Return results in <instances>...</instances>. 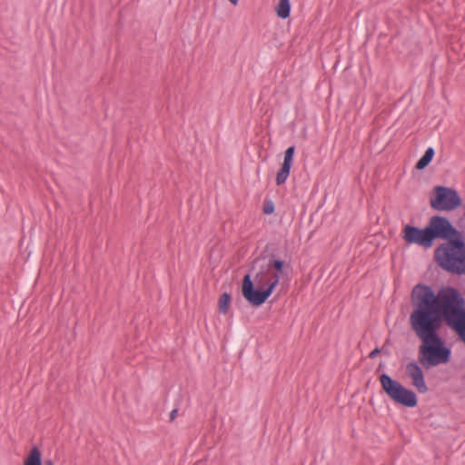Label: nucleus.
Masks as SVG:
<instances>
[{"instance_id":"a211bd4d","label":"nucleus","mask_w":465,"mask_h":465,"mask_svg":"<svg viewBox=\"0 0 465 465\" xmlns=\"http://www.w3.org/2000/svg\"><path fill=\"white\" fill-rule=\"evenodd\" d=\"M232 5L236 6L239 3V0H228Z\"/></svg>"},{"instance_id":"1a4fd4ad","label":"nucleus","mask_w":465,"mask_h":465,"mask_svg":"<svg viewBox=\"0 0 465 465\" xmlns=\"http://www.w3.org/2000/svg\"><path fill=\"white\" fill-rule=\"evenodd\" d=\"M23 465H43L42 452L37 445H34L28 451Z\"/></svg>"},{"instance_id":"423d86ee","label":"nucleus","mask_w":465,"mask_h":465,"mask_svg":"<svg viewBox=\"0 0 465 465\" xmlns=\"http://www.w3.org/2000/svg\"><path fill=\"white\" fill-rule=\"evenodd\" d=\"M433 244L440 239L444 242H452L462 236L464 232L457 229L449 218L441 215H433L427 223Z\"/></svg>"},{"instance_id":"2eb2a0df","label":"nucleus","mask_w":465,"mask_h":465,"mask_svg":"<svg viewBox=\"0 0 465 465\" xmlns=\"http://www.w3.org/2000/svg\"><path fill=\"white\" fill-rule=\"evenodd\" d=\"M177 414H178V409L175 408L173 409L171 412H170V419H169V421L170 422H173L175 418L177 417Z\"/></svg>"},{"instance_id":"f8f14e48","label":"nucleus","mask_w":465,"mask_h":465,"mask_svg":"<svg viewBox=\"0 0 465 465\" xmlns=\"http://www.w3.org/2000/svg\"><path fill=\"white\" fill-rule=\"evenodd\" d=\"M232 296L229 292L221 294L218 300V312L222 314H227L231 306Z\"/></svg>"},{"instance_id":"f03ea898","label":"nucleus","mask_w":465,"mask_h":465,"mask_svg":"<svg viewBox=\"0 0 465 465\" xmlns=\"http://www.w3.org/2000/svg\"><path fill=\"white\" fill-rule=\"evenodd\" d=\"M258 271L254 275L249 272L242 280L241 292L246 302L253 306H262L272 295L281 281H289L287 270L291 264L276 254H268V245L251 263L250 271Z\"/></svg>"},{"instance_id":"ddd939ff","label":"nucleus","mask_w":465,"mask_h":465,"mask_svg":"<svg viewBox=\"0 0 465 465\" xmlns=\"http://www.w3.org/2000/svg\"><path fill=\"white\" fill-rule=\"evenodd\" d=\"M275 211L274 203L270 199H265L262 207V213L266 215L272 214Z\"/></svg>"},{"instance_id":"f3484780","label":"nucleus","mask_w":465,"mask_h":465,"mask_svg":"<svg viewBox=\"0 0 465 465\" xmlns=\"http://www.w3.org/2000/svg\"><path fill=\"white\" fill-rule=\"evenodd\" d=\"M45 465H54V461L52 460H45Z\"/></svg>"},{"instance_id":"dca6fc26","label":"nucleus","mask_w":465,"mask_h":465,"mask_svg":"<svg viewBox=\"0 0 465 465\" xmlns=\"http://www.w3.org/2000/svg\"><path fill=\"white\" fill-rule=\"evenodd\" d=\"M380 350H382L381 353H384L387 355L390 354V351L387 349H385V345H383L381 348H380Z\"/></svg>"},{"instance_id":"20e7f679","label":"nucleus","mask_w":465,"mask_h":465,"mask_svg":"<svg viewBox=\"0 0 465 465\" xmlns=\"http://www.w3.org/2000/svg\"><path fill=\"white\" fill-rule=\"evenodd\" d=\"M379 381L382 391L395 404L405 408H414L418 405L417 394L389 374L381 373L379 376Z\"/></svg>"},{"instance_id":"7ed1b4c3","label":"nucleus","mask_w":465,"mask_h":465,"mask_svg":"<svg viewBox=\"0 0 465 465\" xmlns=\"http://www.w3.org/2000/svg\"><path fill=\"white\" fill-rule=\"evenodd\" d=\"M434 261L450 274L465 275V234L452 242L440 243L434 250Z\"/></svg>"},{"instance_id":"6e6552de","label":"nucleus","mask_w":465,"mask_h":465,"mask_svg":"<svg viewBox=\"0 0 465 465\" xmlns=\"http://www.w3.org/2000/svg\"><path fill=\"white\" fill-rule=\"evenodd\" d=\"M294 154L295 145H291L285 150L283 162L276 173L275 183L277 185L285 183L286 180L288 179L293 164Z\"/></svg>"},{"instance_id":"6ab92c4d","label":"nucleus","mask_w":465,"mask_h":465,"mask_svg":"<svg viewBox=\"0 0 465 465\" xmlns=\"http://www.w3.org/2000/svg\"><path fill=\"white\" fill-rule=\"evenodd\" d=\"M382 368H383V363H382V362H381V363L379 364L378 368H377V371H380L381 370H382Z\"/></svg>"},{"instance_id":"9b49d317","label":"nucleus","mask_w":465,"mask_h":465,"mask_svg":"<svg viewBox=\"0 0 465 465\" xmlns=\"http://www.w3.org/2000/svg\"><path fill=\"white\" fill-rule=\"evenodd\" d=\"M275 12L278 17L286 19L290 17L291 4L290 0H279L275 6Z\"/></svg>"},{"instance_id":"9d476101","label":"nucleus","mask_w":465,"mask_h":465,"mask_svg":"<svg viewBox=\"0 0 465 465\" xmlns=\"http://www.w3.org/2000/svg\"><path fill=\"white\" fill-rule=\"evenodd\" d=\"M434 154L435 150L432 147H428L424 154L416 163L415 169L419 171L424 170L432 161Z\"/></svg>"},{"instance_id":"39448f33","label":"nucleus","mask_w":465,"mask_h":465,"mask_svg":"<svg viewBox=\"0 0 465 465\" xmlns=\"http://www.w3.org/2000/svg\"><path fill=\"white\" fill-rule=\"evenodd\" d=\"M462 199L456 189L444 185L433 187L430 195V207L439 212H451L460 208Z\"/></svg>"},{"instance_id":"0eeeda50","label":"nucleus","mask_w":465,"mask_h":465,"mask_svg":"<svg viewBox=\"0 0 465 465\" xmlns=\"http://www.w3.org/2000/svg\"><path fill=\"white\" fill-rule=\"evenodd\" d=\"M401 237L405 244L409 246L417 245L424 250H428L434 245L427 223L422 228L411 223L403 225Z\"/></svg>"},{"instance_id":"4468645a","label":"nucleus","mask_w":465,"mask_h":465,"mask_svg":"<svg viewBox=\"0 0 465 465\" xmlns=\"http://www.w3.org/2000/svg\"><path fill=\"white\" fill-rule=\"evenodd\" d=\"M381 351L382 350H380L379 347H376L369 353V358L373 359L377 357L379 354H381Z\"/></svg>"},{"instance_id":"f257e3e1","label":"nucleus","mask_w":465,"mask_h":465,"mask_svg":"<svg viewBox=\"0 0 465 465\" xmlns=\"http://www.w3.org/2000/svg\"><path fill=\"white\" fill-rule=\"evenodd\" d=\"M412 312L410 325L420 341L418 362L406 365V375L419 393L428 386L422 368L430 370L451 360V349L440 335L443 324L451 329L465 345V298L453 286H441L436 294L430 285L419 282L411 291Z\"/></svg>"}]
</instances>
